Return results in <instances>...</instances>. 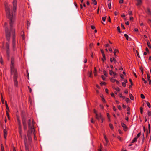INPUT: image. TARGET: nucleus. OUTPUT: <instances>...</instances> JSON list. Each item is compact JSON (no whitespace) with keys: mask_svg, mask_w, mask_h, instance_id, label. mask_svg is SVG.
Listing matches in <instances>:
<instances>
[{"mask_svg":"<svg viewBox=\"0 0 151 151\" xmlns=\"http://www.w3.org/2000/svg\"><path fill=\"white\" fill-rule=\"evenodd\" d=\"M5 10L7 16L10 20V29L8 30L7 27V23L5 22L4 24V27L5 28L6 36L7 40L9 41L10 40V34H12L13 35L12 42L13 50L15 51L16 49V41L15 36V30L12 28L13 23L15 19V14L12 12H11L10 11V9L11 6L7 4H5Z\"/></svg>","mask_w":151,"mask_h":151,"instance_id":"f257e3e1","label":"nucleus"},{"mask_svg":"<svg viewBox=\"0 0 151 151\" xmlns=\"http://www.w3.org/2000/svg\"><path fill=\"white\" fill-rule=\"evenodd\" d=\"M11 75L13 76L14 85L16 87L18 86V82L17 80V71L14 67V59L13 58H11Z\"/></svg>","mask_w":151,"mask_h":151,"instance_id":"f03ea898","label":"nucleus"},{"mask_svg":"<svg viewBox=\"0 0 151 151\" xmlns=\"http://www.w3.org/2000/svg\"><path fill=\"white\" fill-rule=\"evenodd\" d=\"M33 119L32 118H31L28 121V124L29 128V132H30L31 133H33L34 137H35V132L33 126Z\"/></svg>","mask_w":151,"mask_h":151,"instance_id":"7ed1b4c3","label":"nucleus"},{"mask_svg":"<svg viewBox=\"0 0 151 151\" xmlns=\"http://www.w3.org/2000/svg\"><path fill=\"white\" fill-rule=\"evenodd\" d=\"M141 135V133L140 132L137 135V136L135 137V138H133L131 142L132 143H134L136 142L138 138Z\"/></svg>","mask_w":151,"mask_h":151,"instance_id":"20e7f679","label":"nucleus"},{"mask_svg":"<svg viewBox=\"0 0 151 151\" xmlns=\"http://www.w3.org/2000/svg\"><path fill=\"white\" fill-rule=\"evenodd\" d=\"M17 3V0H13V10L14 13L15 12L16 10Z\"/></svg>","mask_w":151,"mask_h":151,"instance_id":"39448f33","label":"nucleus"},{"mask_svg":"<svg viewBox=\"0 0 151 151\" xmlns=\"http://www.w3.org/2000/svg\"><path fill=\"white\" fill-rule=\"evenodd\" d=\"M22 121L24 129L25 130L27 129V124L26 119L23 118L22 119Z\"/></svg>","mask_w":151,"mask_h":151,"instance_id":"423d86ee","label":"nucleus"},{"mask_svg":"<svg viewBox=\"0 0 151 151\" xmlns=\"http://www.w3.org/2000/svg\"><path fill=\"white\" fill-rule=\"evenodd\" d=\"M117 58L116 57H113L111 58H110V61L111 63H112L114 62V63L115 64H116L117 62Z\"/></svg>","mask_w":151,"mask_h":151,"instance_id":"0eeeda50","label":"nucleus"},{"mask_svg":"<svg viewBox=\"0 0 151 151\" xmlns=\"http://www.w3.org/2000/svg\"><path fill=\"white\" fill-rule=\"evenodd\" d=\"M19 134L20 135V136L22 139L23 138L22 135V126H19Z\"/></svg>","mask_w":151,"mask_h":151,"instance_id":"6e6552de","label":"nucleus"},{"mask_svg":"<svg viewBox=\"0 0 151 151\" xmlns=\"http://www.w3.org/2000/svg\"><path fill=\"white\" fill-rule=\"evenodd\" d=\"M96 118L98 120L101 119V118H102V116L101 113H99V114H96Z\"/></svg>","mask_w":151,"mask_h":151,"instance_id":"1a4fd4ad","label":"nucleus"},{"mask_svg":"<svg viewBox=\"0 0 151 151\" xmlns=\"http://www.w3.org/2000/svg\"><path fill=\"white\" fill-rule=\"evenodd\" d=\"M6 48L7 49V51H6L7 54L8 56V57H9V43H6Z\"/></svg>","mask_w":151,"mask_h":151,"instance_id":"9d476101","label":"nucleus"},{"mask_svg":"<svg viewBox=\"0 0 151 151\" xmlns=\"http://www.w3.org/2000/svg\"><path fill=\"white\" fill-rule=\"evenodd\" d=\"M121 124L124 130L125 131H127V127L126 125L123 122H122Z\"/></svg>","mask_w":151,"mask_h":151,"instance_id":"9b49d317","label":"nucleus"},{"mask_svg":"<svg viewBox=\"0 0 151 151\" xmlns=\"http://www.w3.org/2000/svg\"><path fill=\"white\" fill-rule=\"evenodd\" d=\"M4 137L6 139L7 135V132L6 129H4Z\"/></svg>","mask_w":151,"mask_h":151,"instance_id":"f8f14e48","label":"nucleus"},{"mask_svg":"<svg viewBox=\"0 0 151 151\" xmlns=\"http://www.w3.org/2000/svg\"><path fill=\"white\" fill-rule=\"evenodd\" d=\"M119 52V51L117 49H115L114 50V55L115 57H117V55L116 54L118 53Z\"/></svg>","mask_w":151,"mask_h":151,"instance_id":"ddd939ff","label":"nucleus"},{"mask_svg":"<svg viewBox=\"0 0 151 151\" xmlns=\"http://www.w3.org/2000/svg\"><path fill=\"white\" fill-rule=\"evenodd\" d=\"M17 120L18 123V125L19 126H21V122H20V120L19 119V117L17 116Z\"/></svg>","mask_w":151,"mask_h":151,"instance_id":"4468645a","label":"nucleus"},{"mask_svg":"<svg viewBox=\"0 0 151 151\" xmlns=\"http://www.w3.org/2000/svg\"><path fill=\"white\" fill-rule=\"evenodd\" d=\"M137 3H136V5L137 6H139L141 5L142 3L141 0H137Z\"/></svg>","mask_w":151,"mask_h":151,"instance_id":"2eb2a0df","label":"nucleus"},{"mask_svg":"<svg viewBox=\"0 0 151 151\" xmlns=\"http://www.w3.org/2000/svg\"><path fill=\"white\" fill-rule=\"evenodd\" d=\"M119 96L120 98H122L123 99H124L125 98V96L122 95V93H120L119 94Z\"/></svg>","mask_w":151,"mask_h":151,"instance_id":"dca6fc26","label":"nucleus"},{"mask_svg":"<svg viewBox=\"0 0 151 151\" xmlns=\"http://www.w3.org/2000/svg\"><path fill=\"white\" fill-rule=\"evenodd\" d=\"M23 138H24V140L25 145H26V144L27 143V140L26 135H24V136Z\"/></svg>","mask_w":151,"mask_h":151,"instance_id":"f3484780","label":"nucleus"},{"mask_svg":"<svg viewBox=\"0 0 151 151\" xmlns=\"http://www.w3.org/2000/svg\"><path fill=\"white\" fill-rule=\"evenodd\" d=\"M127 114L128 115H129L130 114V108L128 107L127 108Z\"/></svg>","mask_w":151,"mask_h":151,"instance_id":"a211bd4d","label":"nucleus"},{"mask_svg":"<svg viewBox=\"0 0 151 151\" xmlns=\"http://www.w3.org/2000/svg\"><path fill=\"white\" fill-rule=\"evenodd\" d=\"M92 72L91 71H89L88 73V75L89 77H92Z\"/></svg>","mask_w":151,"mask_h":151,"instance_id":"6ab92c4d","label":"nucleus"},{"mask_svg":"<svg viewBox=\"0 0 151 151\" xmlns=\"http://www.w3.org/2000/svg\"><path fill=\"white\" fill-rule=\"evenodd\" d=\"M114 78H111L110 79V80L113 83H114V82H116V80L115 79H114Z\"/></svg>","mask_w":151,"mask_h":151,"instance_id":"aec40b11","label":"nucleus"},{"mask_svg":"<svg viewBox=\"0 0 151 151\" xmlns=\"http://www.w3.org/2000/svg\"><path fill=\"white\" fill-rule=\"evenodd\" d=\"M104 138L105 139V140L106 141V143H108V139L106 137V135H105V134H104Z\"/></svg>","mask_w":151,"mask_h":151,"instance_id":"412c9836","label":"nucleus"},{"mask_svg":"<svg viewBox=\"0 0 151 151\" xmlns=\"http://www.w3.org/2000/svg\"><path fill=\"white\" fill-rule=\"evenodd\" d=\"M103 58H102V60L103 62L106 60V57L104 54H103Z\"/></svg>","mask_w":151,"mask_h":151,"instance_id":"4be33fe9","label":"nucleus"},{"mask_svg":"<svg viewBox=\"0 0 151 151\" xmlns=\"http://www.w3.org/2000/svg\"><path fill=\"white\" fill-rule=\"evenodd\" d=\"M148 129H149V131L148 132V131H147V134L148 133H150V125L149 124L148 125Z\"/></svg>","mask_w":151,"mask_h":151,"instance_id":"5701e85b","label":"nucleus"},{"mask_svg":"<svg viewBox=\"0 0 151 151\" xmlns=\"http://www.w3.org/2000/svg\"><path fill=\"white\" fill-rule=\"evenodd\" d=\"M30 25V22L29 21H27V27L28 29V27H29Z\"/></svg>","mask_w":151,"mask_h":151,"instance_id":"b1692460","label":"nucleus"},{"mask_svg":"<svg viewBox=\"0 0 151 151\" xmlns=\"http://www.w3.org/2000/svg\"><path fill=\"white\" fill-rule=\"evenodd\" d=\"M129 97L130 99L132 100H133L134 99V97L131 94H129Z\"/></svg>","mask_w":151,"mask_h":151,"instance_id":"393cba45","label":"nucleus"},{"mask_svg":"<svg viewBox=\"0 0 151 151\" xmlns=\"http://www.w3.org/2000/svg\"><path fill=\"white\" fill-rule=\"evenodd\" d=\"M107 116L109 121H110V116L108 113H107Z\"/></svg>","mask_w":151,"mask_h":151,"instance_id":"a878e982","label":"nucleus"},{"mask_svg":"<svg viewBox=\"0 0 151 151\" xmlns=\"http://www.w3.org/2000/svg\"><path fill=\"white\" fill-rule=\"evenodd\" d=\"M147 45L148 47L149 48H151V44H150V42H147Z\"/></svg>","mask_w":151,"mask_h":151,"instance_id":"bb28decb","label":"nucleus"},{"mask_svg":"<svg viewBox=\"0 0 151 151\" xmlns=\"http://www.w3.org/2000/svg\"><path fill=\"white\" fill-rule=\"evenodd\" d=\"M30 134H32V133H31V132H28V133H27V135L28 136V139L29 140H30V138L29 137V136H30Z\"/></svg>","mask_w":151,"mask_h":151,"instance_id":"cd10ccee","label":"nucleus"},{"mask_svg":"<svg viewBox=\"0 0 151 151\" xmlns=\"http://www.w3.org/2000/svg\"><path fill=\"white\" fill-rule=\"evenodd\" d=\"M25 145L26 151H29L28 147L27 146L26 144Z\"/></svg>","mask_w":151,"mask_h":151,"instance_id":"c85d7f7f","label":"nucleus"},{"mask_svg":"<svg viewBox=\"0 0 151 151\" xmlns=\"http://www.w3.org/2000/svg\"><path fill=\"white\" fill-rule=\"evenodd\" d=\"M6 114L7 116L8 119L9 120H10L9 115L8 113V112L7 111H6Z\"/></svg>","mask_w":151,"mask_h":151,"instance_id":"c756f323","label":"nucleus"},{"mask_svg":"<svg viewBox=\"0 0 151 151\" xmlns=\"http://www.w3.org/2000/svg\"><path fill=\"white\" fill-rule=\"evenodd\" d=\"M0 63L1 65H3V62L2 58L1 57H0Z\"/></svg>","mask_w":151,"mask_h":151,"instance_id":"7c9ffc66","label":"nucleus"},{"mask_svg":"<svg viewBox=\"0 0 151 151\" xmlns=\"http://www.w3.org/2000/svg\"><path fill=\"white\" fill-rule=\"evenodd\" d=\"M109 126L110 128L112 129H113L114 128L113 125L111 124H109Z\"/></svg>","mask_w":151,"mask_h":151,"instance_id":"2f4dec72","label":"nucleus"},{"mask_svg":"<svg viewBox=\"0 0 151 151\" xmlns=\"http://www.w3.org/2000/svg\"><path fill=\"white\" fill-rule=\"evenodd\" d=\"M147 12L149 14L151 15V11L150 9H147Z\"/></svg>","mask_w":151,"mask_h":151,"instance_id":"473e14b6","label":"nucleus"},{"mask_svg":"<svg viewBox=\"0 0 151 151\" xmlns=\"http://www.w3.org/2000/svg\"><path fill=\"white\" fill-rule=\"evenodd\" d=\"M124 36H125V37H126V39L127 40H128V38H129V36H128V35L127 34H125L124 35Z\"/></svg>","mask_w":151,"mask_h":151,"instance_id":"72a5a7b5","label":"nucleus"},{"mask_svg":"<svg viewBox=\"0 0 151 151\" xmlns=\"http://www.w3.org/2000/svg\"><path fill=\"white\" fill-rule=\"evenodd\" d=\"M115 90L116 91L118 92H119L120 91L119 88L118 87H117L115 88Z\"/></svg>","mask_w":151,"mask_h":151,"instance_id":"f704fd0d","label":"nucleus"},{"mask_svg":"<svg viewBox=\"0 0 151 151\" xmlns=\"http://www.w3.org/2000/svg\"><path fill=\"white\" fill-rule=\"evenodd\" d=\"M146 104L149 108H150L151 107L150 105L149 102H147L146 103Z\"/></svg>","mask_w":151,"mask_h":151,"instance_id":"c9c22d12","label":"nucleus"},{"mask_svg":"<svg viewBox=\"0 0 151 151\" xmlns=\"http://www.w3.org/2000/svg\"><path fill=\"white\" fill-rule=\"evenodd\" d=\"M108 7L109 9H110L111 8V3H109L108 4Z\"/></svg>","mask_w":151,"mask_h":151,"instance_id":"e433bc0d","label":"nucleus"},{"mask_svg":"<svg viewBox=\"0 0 151 151\" xmlns=\"http://www.w3.org/2000/svg\"><path fill=\"white\" fill-rule=\"evenodd\" d=\"M114 73V72H113L112 70H109V73L110 75H112Z\"/></svg>","mask_w":151,"mask_h":151,"instance_id":"4c0bfd02","label":"nucleus"},{"mask_svg":"<svg viewBox=\"0 0 151 151\" xmlns=\"http://www.w3.org/2000/svg\"><path fill=\"white\" fill-rule=\"evenodd\" d=\"M128 14L129 15H132V13L131 11L129 10L128 12Z\"/></svg>","mask_w":151,"mask_h":151,"instance_id":"58836bf2","label":"nucleus"},{"mask_svg":"<svg viewBox=\"0 0 151 151\" xmlns=\"http://www.w3.org/2000/svg\"><path fill=\"white\" fill-rule=\"evenodd\" d=\"M103 73L105 76H107V74L106 71H105V70L104 71H103Z\"/></svg>","mask_w":151,"mask_h":151,"instance_id":"ea45409f","label":"nucleus"},{"mask_svg":"<svg viewBox=\"0 0 151 151\" xmlns=\"http://www.w3.org/2000/svg\"><path fill=\"white\" fill-rule=\"evenodd\" d=\"M147 114L149 116H150L151 115V113L150 111H148L147 112Z\"/></svg>","mask_w":151,"mask_h":151,"instance_id":"a19ab883","label":"nucleus"},{"mask_svg":"<svg viewBox=\"0 0 151 151\" xmlns=\"http://www.w3.org/2000/svg\"><path fill=\"white\" fill-rule=\"evenodd\" d=\"M22 37L23 39H24V34L23 32H22Z\"/></svg>","mask_w":151,"mask_h":151,"instance_id":"79ce46f5","label":"nucleus"},{"mask_svg":"<svg viewBox=\"0 0 151 151\" xmlns=\"http://www.w3.org/2000/svg\"><path fill=\"white\" fill-rule=\"evenodd\" d=\"M141 97L143 99H144L145 98V97L144 96V95L142 94H141Z\"/></svg>","mask_w":151,"mask_h":151,"instance_id":"37998d69","label":"nucleus"},{"mask_svg":"<svg viewBox=\"0 0 151 151\" xmlns=\"http://www.w3.org/2000/svg\"><path fill=\"white\" fill-rule=\"evenodd\" d=\"M113 74L114 75V78H116V76H117V73H116L114 72V73H113Z\"/></svg>","mask_w":151,"mask_h":151,"instance_id":"c03bdc74","label":"nucleus"},{"mask_svg":"<svg viewBox=\"0 0 151 151\" xmlns=\"http://www.w3.org/2000/svg\"><path fill=\"white\" fill-rule=\"evenodd\" d=\"M126 101L127 102H129V101L130 100L129 98H126L125 99Z\"/></svg>","mask_w":151,"mask_h":151,"instance_id":"a18cd8bd","label":"nucleus"},{"mask_svg":"<svg viewBox=\"0 0 151 151\" xmlns=\"http://www.w3.org/2000/svg\"><path fill=\"white\" fill-rule=\"evenodd\" d=\"M122 85L123 87H126V83H125L122 82Z\"/></svg>","mask_w":151,"mask_h":151,"instance_id":"49530a36","label":"nucleus"},{"mask_svg":"<svg viewBox=\"0 0 151 151\" xmlns=\"http://www.w3.org/2000/svg\"><path fill=\"white\" fill-rule=\"evenodd\" d=\"M147 79L148 80H150V76L149 75V74H148V73H147Z\"/></svg>","mask_w":151,"mask_h":151,"instance_id":"de8ad7c7","label":"nucleus"},{"mask_svg":"<svg viewBox=\"0 0 151 151\" xmlns=\"http://www.w3.org/2000/svg\"><path fill=\"white\" fill-rule=\"evenodd\" d=\"M106 16L105 17H102V20L104 22V21H105V20L106 19Z\"/></svg>","mask_w":151,"mask_h":151,"instance_id":"09e8293b","label":"nucleus"},{"mask_svg":"<svg viewBox=\"0 0 151 151\" xmlns=\"http://www.w3.org/2000/svg\"><path fill=\"white\" fill-rule=\"evenodd\" d=\"M28 89H29V91L31 93L32 92V89H31L30 87L29 86H28Z\"/></svg>","mask_w":151,"mask_h":151,"instance_id":"8fccbe9b","label":"nucleus"},{"mask_svg":"<svg viewBox=\"0 0 151 151\" xmlns=\"http://www.w3.org/2000/svg\"><path fill=\"white\" fill-rule=\"evenodd\" d=\"M140 110L141 113L142 114L143 113V109L141 107L140 108Z\"/></svg>","mask_w":151,"mask_h":151,"instance_id":"3c124183","label":"nucleus"},{"mask_svg":"<svg viewBox=\"0 0 151 151\" xmlns=\"http://www.w3.org/2000/svg\"><path fill=\"white\" fill-rule=\"evenodd\" d=\"M93 4L95 5H96L97 4V2L96 1V0H94L93 1Z\"/></svg>","mask_w":151,"mask_h":151,"instance_id":"603ef678","label":"nucleus"},{"mask_svg":"<svg viewBox=\"0 0 151 151\" xmlns=\"http://www.w3.org/2000/svg\"><path fill=\"white\" fill-rule=\"evenodd\" d=\"M99 106H100V107L101 109H104V107L102 105L100 104V105Z\"/></svg>","mask_w":151,"mask_h":151,"instance_id":"864d4df0","label":"nucleus"},{"mask_svg":"<svg viewBox=\"0 0 151 151\" xmlns=\"http://www.w3.org/2000/svg\"><path fill=\"white\" fill-rule=\"evenodd\" d=\"M120 77H121V78L122 79H124V76L122 74H120Z\"/></svg>","mask_w":151,"mask_h":151,"instance_id":"5fc2aeb1","label":"nucleus"},{"mask_svg":"<svg viewBox=\"0 0 151 151\" xmlns=\"http://www.w3.org/2000/svg\"><path fill=\"white\" fill-rule=\"evenodd\" d=\"M113 109L114 111H116V109L115 106H113Z\"/></svg>","mask_w":151,"mask_h":151,"instance_id":"6e6d98bb","label":"nucleus"},{"mask_svg":"<svg viewBox=\"0 0 151 151\" xmlns=\"http://www.w3.org/2000/svg\"><path fill=\"white\" fill-rule=\"evenodd\" d=\"M134 31L136 32H137L138 31V29L137 28H135L134 29Z\"/></svg>","mask_w":151,"mask_h":151,"instance_id":"4d7b16f0","label":"nucleus"},{"mask_svg":"<svg viewBox=\"0 0 151 151\" xmlns=\"http://www.w3.org/2000/svg\"><path fill=\"white\" fill-rule=\"evenodd\" d=\"M129 22L127 21L125 22V24L127 25H129Z\"/></svg>","mask_w":151,"mask_h":151,"instance_id":"13d9d810","label":"nucleus"},{"mask_svg":"<svg viewBox=\"0 0 151 151\" xmlns=\"http://www.w3.org/2000/svg\"><path fill=\"white\" fill-rule=\"evenodd\" d=\"M124 92L126 93H128V90L127 89H126L124 91Z\"/></svg>","mask_w":151,"mask_h":151,"instance_id":"bf43d9fd","label":"nucleus"},{"mask_svg":"<svg viewBox=\"0 0 151 151\" xmlns=\"http://www.w3.org/2000/svg\"><path fill=\"white\" fill-rule=\"evenodd\" d=\"M123 0H120L119 1V3L120 4H122V3H123Z\"/></svg>","mask_w":151,"mask_h":151,"instance_id":"052dcab7","label":"nucleus"},{"mask_svg":"<svg viewBox=\"0 0 151 151\" xmlns=\"http://www.w3.org/2000/svg\"><path fill=\"white\" fill-rule=\"evenodd\" d=\"M89 46L90 47L92 48L93 46V44L92 43H91L90 44Z\"/></svg>","mask_w":151,"mask_h":151,"instance_id":"680f3d73","label":"nucleus"},{"mask_svg":"<svg viewBox=\"0 0 151 151\" xmlns=\"http://www.w3.org/2000/svg\"><path fill=\"white\" fill-rule=\"evenodd\" d=\"M102 79L104 80L105 79V78L104 76H102Z\"/></svg>","mask_w":151,"mask_h":151,"instance_id":"e2e57ef3","label":"nucleus"},{"mask_svg":"<svg viewBox=\"0 0 151 151\" xmlns=\"http://www.w3.org/2000/svg\"><path fill=\"white\" fill-rule=\"evenodd\" d=\"M125 119L126 121H128V119H129L128 117L127 116L125 118Z\"/></svg>","mask_w":151,"mask_h":151,"instance_id":"0e129e2a","label":"nucleus"},{"mask_svg":"<svg viewBox=\"0 0 151 151\" xmlns=\"http://www.w3.org/2000/svg\"><path fill=\"white\" fill-rule=\"evenodd\" d=\"M142 80L144 81V83L145 84H146V83H147V82L144 79L142 78Z\"/></svg>","mask_w":151,"mask_h":151,"instance_id":"69168bd1","label":"nucleus"},{"mask_svg":"<svg viewBox=\"0 0 151 151\" xmlns=\"http://www.w3.org/2000/svg\"><path fill=\"white\" fill-rule=\"evenodd\" d=\"M91 29L93 30L95 29V27L94 26H91Z\"/></svg>","mask_w":151,"mask_h":151,"instance_id":"338daca9","label":"nucleus"},{"mask_svg":"<svg viewBox=\"0 0 151 151\" xmlns=\"http://www.w3.org/2000/svg\"><path fill=\"white\" fill-rule=\"evenodd\" d=\"M1 149L2 151H4V148L3 146H1Z\"/></svg>","mask_w":151,"mask_h":151,"instance_id":"774afa93","label":"nucleus"}]
</instances>
